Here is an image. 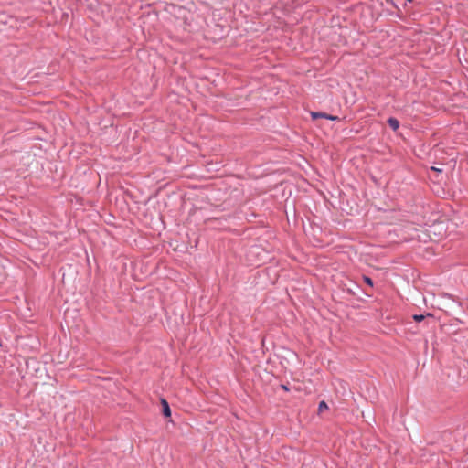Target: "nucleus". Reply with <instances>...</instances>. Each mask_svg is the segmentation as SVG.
Segmentation results:
<instances>
[{
    "label": "nucleus",
    "instance_id": "f257e3e1",
    "mask_svg": "<svg viewBox=\"0 0 468 468\" xmlns=\"http://www.w3.org/2000/svg\"><path fill=\"white\" fill-rule=\"evenodd\" d=\"M311 116H312L313 120H316L318 118H324V119L332 120V121L338 120L337 116L330 115V114H327V113L322 112H312Z\"/></svg>",
    "mask_w": 468,
    "mask_h": 468
},
{
    "label": "nucleus",
    "instance_id": "f03ea898",
    "mask_svg": "<svg viewBox=\"0 0 468 468\" xmlns=\"http://www.w3.org/2000/svg\"><path fill=\"white\" fill-rule=\"evenodd\" d=\"M162 412L165 417L171 416V409L168 402L165 399H161Z\"/></svg>",
    "mask_w": 468,
    "mask_h": 468
},
{
    "label": "nucleus",
    "instance_id": "7ed1b4c3",
    "mask_svg": "<svg viewBox=\"0 0 468 468\" xmlns=\"http://www.w3.org/2000/svg\"><path fill=\"white\" fill-rule=\"evenodd\" d=\"M388 126L393 130V131H396L399 129V122L398 119L394 118V117H389L387 121Z\"/></svg>",
    "mask_w": 468,
    "mask_h": 468
},
{
    "label": "nucleus",
    "instance_id": "20e7f679",
    "mask_svg": "<svg viewBox=\"0 0 468 468\" xmlns=\"http://www.w3.org/2000/svg\"><path fill=\"white\" fill-rule=\"evenodd\" d=\"M426 317L432 318V314L430 313H427L426 314H414L412 316L413 320L417 323H420L425 320Z\"/></svg>",
    "mask_w": 468,
    "mask_h": 468
},
{
    "label": "nucleus",
    "instance_id": "39448f33",
    "mask_svg": "<svg viewBox=\"0 0 468 468\" xmlns=\"http://www.w3.org/2000/svg\"><path fill=\"white\" fill-rule=\"evenodd\" d=\"M327 409H328V406H327L325 401L323 400V401H321L319 403V406H318V411L319 412H322V411H324V410H327Z\"/></svg>",
    "mask_w": 468,
    "mask_h": 468
},
{
    "label": "nucleus",
    "instance_id": "423d86ee",
    "mask_svg": "<svg viewBox=\"0 0 468 468\" xmlns=\"http://www.w3.org/2000/svg\"><path fill=\"white\" fill-rule=\"evenodd\" d=\"M363 280H364V282H365L367 285H369L370 287H373V285H374V283H373V280H372L370 277H368V276H363Z\"/></svg>",
    "mask_w": 468,
    "mask_h": 468
},
{
    "label": "nucleus",
    "instance_id": "0eeeda50",
    "mask_svg": "<svg viewBox=\"0 0 468 468\" xmlns=\"http://www.w3.org/2000/svg\"><path fill=\"white\" fill-rule=\"evenodd\" d=\"M431 169L435 171V172H439V173L442 172V169H440V168H437V167H434V166L431 167Z\"/></svg>",
    "mask_w": 468,
    "mask_h": 468
},
{
    "label": "nucleus",
    "instance_id": "6e6552de",
    "mask_svg": "<svg viewBox=\"0 0 468 468\" xmlns=\"http://www.w3.org/2000/svg\"><path fill=\"white\" fill-rule=\"evenodd\" d=\"M281 387H282V389H284L286 391L289 390V388H288V387L286 385H282Z\"/></svg>",
    "mask_w": 468,
    "mask_h": 468
},
{
    "label": "nucleus",
    "instance_id": "1a4fd4ad",
    "mask_svg": "<svg viewBox=\"0 0 468 468\" xmlns=\"http://www.w3.org/2000/svg\"><path fill=\"white\" fill-rule=\"evenodd\" d=\"M408 2H412L413 0H407Z\"/></svg>",
    "mask_w": 468,
    "mask_h": 468
}]
</instances>
